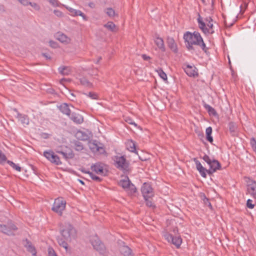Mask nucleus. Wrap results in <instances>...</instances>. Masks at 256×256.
Segmentation results:
<instances>
[{
	"mask_svg": "<svg viewBox=\"0 0 256 256\" xmlns=\"http://www.w3.org/2000/svg\"><path fill=\"white\" fill-rule=\"evenodd\" d=\"M184 39L186 42V46L188 50H194L193 45H196L200 46L204 52H207L208 48H206L199 32L194 31L192 33L186 32L184 35Z\"/></svg>",
	"mask_w": 256,
	"mask_h": 256,
	"instance_id": "1",
	"label": "nucleus"
},
{
	"mask_svg": "<svg viewBox=\"0 0 256 256\" xmlns=\"http://www.w3.org/2000/svg\"><path fill=\"white\" fill-rule=\"evenodd\" d=\"M60 233L62 237L68 242H71L76 236V231L74 228L69 222H65L60 226Z\"/></svg>",
	"mask_w": 256,
	"mask_h": 256,
	"instance_id": "2",
	"label": "nucleus"
},
{
	"mask_svg": "<svg viewBox=\"0 0 256 256\" xmlns=\"http://www.w3.org/2000/svg\"><path fill=\"white\" fill-rule=\"evenodd\" d=\"M114 166L124 174H127L131 172L130 167V162L126 160L125 156H115L112 158Z\"/></svg>",
	"mask_w": 256,
	"mask_h": 256,
	"instance_id": "3",
	"label": "nucleus"
},
{
	"mask_svg": "<svg viewBox=\"0 0 256 256\" xmlns=\"http://www.w3.org/2000/svg\"><path fill=\"white\" fill-rule=\"evenodd\" d=\"M197 20L199 28L205 35L212 34L215 32L214 30V26L213 22H209V24H206V22L202 20V18L200 14H198V17Z\"/></svg>",
	"mask_w": 256,
	"mask_h": 256,
	"instance_id": "4",
	"label": "nucleus"
},
{
	"mask_svg": "<svg viewBox=\"0 0 256 256\" xmlns=\"http://www.w3.org/2000/svg\"><path fill=\"white\" fill-rule=\"evenodd\" d=\"M56 152L61 154L66 160L72 159L74 157L72 148L68 145H60L56 149Z\"/></svg>",
	"mask_w": 256,
	"mask_h": 256,
	"instance_id": "5",
	"label": "nucleus"
},
{
	"mask_svg": "<svg viewBox=\"0 0 256 256\" xmlns=\"http://www.w3.org/2000/svg\"><path fill=\"white\" fill-rule=\"evenodd\" d=\"M118 184L128 192V194H134L137 191L136 187L132 183L128 176H125V179L120 180Z\"/></svg>",
	"mask_w": 256,
	"mask_h": 256,
	"instance_id": "6",
	"label": "nucleus"
},
{
	"mask_svg": "<svg viewBox=\"0 0 256 256\" xmlns=\"http://www.w3.org/2000/svg\"><path fill=\"white\" fill-rule=\"evenodd\" d=\"M90 242L94 248L102 255H104L106 252V248L100 239L96 236L90 237Z\"/></svg>",
	"mask_w": 256,
	"mask_h": 256,
	"instance_id": "7",
	"label": "nucleus"
},
{
	"mask_svg": "<svg viewBox=\"0 0 256 256\" xmlns=\"http://www.w3.org/2000/svg\"><path fill=\"white\" fill-rule=\"evenodd\" d=\"M43 156L51 163L56 166L62 164V162L60 157L55 154L52 150H46L43 153Z\"/></svg>",
	"mask_w": 256,
	"mask_h": 256,
	"instance_id": "8",
	"label": "nucleus"
},
{
	"mask_svg": "<svg viewBox=\"0 0 256 256\" xmlns=\"http://www.w3.org/2000/svg\"><path fill=\"white\" fill-rule=\"evenodd\" d=\"M66 204V200H62V198H58L55 200L52 210L56 212L60 216L62 214V211L65 209Z\"/></svg>",
	"mask_w": 256,
	"mask_h": 256,
	"instance_id": "9",
	"label": "nucleus"
},
{
	"mask_svg": "<svg viewBox=\"0 0 256 256\" xmlns=\"http://www.w3.org/2000/svg\"><path fill=\"white\" fill-rule=\"evenodd\" d=\"M0 231L8 236H14V232L18 230L17 226L12 222H8L7 224H0Z\"/></svg>",
	"mask_w": 256,
	"mask_h": 256,
	"instance_id": "10",
	"label": "nucleus"
},
{
	"mask_svg": "<svg viewBox=\"0 0 256 256\" xmlns=\"http://www.w3.org/2000/svg\"><path fill=\"white\" fill-rule=\"evenodd\" d=\"M106 165L101 162H98L91 166V169L97 174L106 176L108 170L104 168Z\"/></svg>",
	"mask_w": 256,
	"mask_h": 256,
	"instance_id": "11",
	"label": "nucleus"
},
{
	"mask_svg": "<svg viewBox=\"0 0 256 256\" xmlns=\"http://www.w3.org/2000/svg\"><path fill=\"white\" fill-rule=\"evenodd\" d=\"M141 192L144 198L152 197L154 195L153 189L148 183L144 182L142 184Z\"/></svg>",
	"mask_w": 256,
	"mask_h": 256,
	"instance_id": "12",
	"label": "nucleus"
},
{
	"mask_svg": "<svg viewBox=\"0 0 256 256\" xmlns=\"http://www.w3.org/2000/svg\"><path fill=\"white\" fill-rule=\"evenodd\" d=\"M247 190L248 192L256 199V181L250 180L248 182Z\"/></svg>",
	"mask_w": 256,
	"mask_h": 256,
	"instance_id": "13",
	"label": "nucleus"
},
{
	"mask_svg": "<svg viewBox=\"0 0 256 256\" xmlns=\"http://www.w3.org/2000/svg\"><path fill=\"white\" fill-rule=\"evenodd\" d=\"M91 151L96 155L106 154V152L104 146H100L99 145H90Z\"/></svg>",
	"mask_w": 256,
	"mask_h": 256,
	"instance_id": "14",
	"label": "nucleus"
},
{
	"mask_svg": "<svg viewBox=\"0 0 256 256\" xmlns=\"http://www.w3.org/2000/svg\"><path fill=\"white\" fill-rule=\"evenodd\" d=\"M90 133L88 134L84 132L78 130L75 134V136L78 140L86 141L90 140Z\"/></svg>",
	"mask_w": 256,
	"mask_h": 256,
	"instance_id": "15",
	"label": "nucleus"
},
{
	"mask_svg": "<svg viewBox=\"0 0 256 256\" xmlns=\"http://www.w3.org/2000/svg\"><path fill=\"white\" fill-rule=\"evenodd\" d=\"M68 117L74 122L76 124H81L84 122L83 116L79 114L72 112Z\"/></svg>",
	"mask_w": 256,
	"mask_h": 256,
	"instance_id": "16",
	"label": "nucleus"
},
{
	"mask_svg": "<svg viewBox=\"0 0 256 256\" xmlns=\"http://www.w3.org/2000/svg\"><path fill=\"white\" fill-rule=\"evenodd\" d=\"M167 44L168 48L174 53H177L178 50L177 44L173 38L168 37Z\"/></svg>",
	"mask_w": 256,
	"mask_h": 256,
	"instance_id": "17",
	"label": "nucleus"
},
{
	"mask_svg": "<svg viewBox=\"0 0 256 256\" xmlns=\"http://www.w3.org/2000/svg\"><path fill=\"white\" fill-rule=\"evenodd\" d=\"M184 69L186 74L190 76H194L198 74L196 71V68L190 66V64L186 65Z\"/></svg>",
	"mask_w": 256,
	"mask_h": 256,
	"instance_id": "18",
	"label": "nucleus"
},
{
	"mask_svg": "<svg viewBox=\"0 0 256 256\" xmlns=\"http://www.w3.org/2000/svg\"><path fill=\"white\" fill-rule=\"evenodd\" d=\"M24 241L26 244H24V247L27 249V250L32 254V256H36V252L34 246L32 244V242L26 238Z\"/></svg>",
	"mask_w": 256,
	"mask_h": 256,
	"instance_id": "19",
	"label": "nucleus"
},
{
	"mask_svg": "<svg viewBox=\"0 0 256 256\" xmlns=\"http://www.w3.org/2000/svg\"><path fill=\"white\" fill-rule=\"evenodd\" d=\"M58 108L64 114H66L68 116H70L71 114V110L70 108L69 105L66 103H63L61 104L59 106Z\"/></svg>",
	"mask_w": 256,
	"mask_h": 256,
	"instance_id": "20",
	"label": "nucleus"
},
{
	"mask_svg": "<svg viewBox=\"0 0 256 256\" xmlns=\"http://www.w3.org/2000/svg\"><path fill=\"white\" fill-rule=\"evenodd\" d=\"M56 38L58 40L62 43L68 44L70 41V38L61 32H58L56 33Z\"/></svg>",
	"mask_w": 256,
	"mask_h": 256,
	"instance_id": "21",
	"label": "nucleus"
},
{
	"mask_svg": "<svg viewBox=\"0 0 256 256\" xmlns=\"http://www.w3.org/2000/svg\"><path fill=\"white\" fill-rule=\"evenodd\" d=\"M120 251L124 256H132V250L127 246H122L120 248Z\"/></svg>",
	"mask_w": 256,
	"mask_h": 256,
	"instance_id": "22",
	"label": "nucleus"
},
{
	"mask_svg": "<svg viewBox=\"0 0 256 256\" xmlns=\"http://www.w3.org/2000/svg\"><path fill=\"white\" fill-rule=\"evenodd\" d=\"M210 164H208L209 167L212 170H213V172H216V170L221 169V164L218 160H212Z\"/></svg>",
	"mask_w": 256,
	"mask_h": 256,
	"instance_id": "23",
	"label": "nucleus"
},
{
	"mask_svg": "<svg viewBox=\"0 0 256 256\" xmlns=\"http://www.w3.org/2000/svg\"><path fill=\"white\" fill-rule=\"evenodd\" d=\"M67 9L72 13L73 16H81L84 20H87L86 15L80 10H76L71 8H67Z\"/></svg>",
	"mask_w": 256,
	"mask_h": 256,
	"instance_id": "24",
	"label": "nucleus"
},
{
	"mask_svg": "<svg viewBox=\"0 0 256 256\" xmlns=\"http://www.w3.org/2000/svg\"><path fill=\"white\" fill-rule=\"evenodd\" d=\"M154 42L156 44L162 52H165L166 48L164 46V42L162 38L157 37L155 40Z\"/></svg>",
	"mask_w": 256,
	"mask_h": 256,
	"instance_id": "25",
	"label": "nucleus"
},
{
	"mask_svg": "<svg viewBox=\"0 0 256 256\" xmlns=\"http://www.w3.org/2000/svg\"><path fill=\"white\" fill-rule=\"evenodd\" d=\"M204 108L207 110L210 115H212L214 116H218V114L214 108L210 106L209 104H204Z\"/></svg>",
	"mask_w": 256,
	"mask_h": 256,
	"instance_id": "26",
	"label": "nucleus"
},
{
	"mask_svg": "<svg viewBox=\"0 0 256 256\" xmlns=\"http://www.w3.org/2000/svg\"><path fill=\"white\" fill-rule=\"evenodd\" d=\"M18 118L22 124H29V119L27 116L18 114Z\"/></svg>",
	"mask_w": 256,
	"mask_h": 256,
	"instance_id": "27",
	"label": "nucleus"
},
{
	"mask_svg": "<svg viewBox=\"0 0 256 256\" xmlns=\"http://www.w3.org/2000/svg\"><path fill=\"white\" fill-rule=\"evenodd\" d=\"M59 72L62 75H68L70 72V70L68 66H60L58 68Z\"/></svg>",
	"mask_w": 256,
	"mask_h": 256,
	"instance_id": "28",
	"label": "nucleus"
},
{
	"mask_svg": "<svg viewBox=\"0 0 256 256\" xmlns=\"http://www.w3.org/2000/svg\"><path fill=\"white\" fill-rule=\"evenodd\" d=\"M57 240H58V244L60 246L64 248L66 250H68V241L64 240L63 238H60V237L58 238Z\"/></svg>",
	"mask_w": 256,
	"mask_h": 256,
	"instance_id": "29",
	"label": "nucleus"
},
{
	"mask_svg": "<svg viewBox=\"0 0 256 256\" xmlns=\"http://www.w3.org/2000/svg\"><path fill=\"white\" fill-rule=\"evenodd\" d=\"M172 243L175 245L176 248H179L182 242V239L180 236H174Z\"/></svg>",
	"mask_w": 256,
	"mask_h": 256,
	"instance_id": "30",
	"label": "nucleus"
},
{
	"mask_svg": "<svg viewBox=\"0 0 256 256\" xmlns=\"http://www.w3.org/2000/svg\"><path fill=\"white\" fill-rule=\"evenodd\" d=\"M228 126L230 133L232 134H234L237 128L236 124L232 122H230Z\"/></svg>",
	"mask_w": 256,
	"mask_h": 256,
	"instance_id": "31",
	"label": "nucleus"
},
{
	"mask_svg": "<svg viewBox=\"0 0 256 256\" xmlns=\"http://www.w3.org/2000/svg\"><path fill=\"white\" fill-rule=\"evenodd\" d=\"M104 27L106 28L108 30L114 32L116 28L115 24L112 22H108L104 25Z\"/></svg>",
	"mask_w": 256,
	"mask_h": 256,
	"instance_id": "32",
	"label": "nucleus"
},
{
	"mask_svg": "<svg viewBox=\"0 0 256 256\" xmlns=\"http://www.w3.org/2000/svg\"><path fill=\"white\" fill-rule=\"evenodd\" d=\"M80 84L84 86L90 87L92 86L91 83L86 78H82L80 79Z\"/></svg>",
	"mask_w": 256,
	"mask_h": 256,
	"instance_id": "33",
	"label": "nucleus"
},
{
	"mask_svg": "<svg viewBox=\"0 0 256 256\" xmlns=\"http://www.w3.org/2000/svg\"><path fill=\"white\" fill-rule=\"evenodd\" d=\"M193 161L195 162L196 169L198 171H200V170H203V169L204 168L202 166L200 162L198 160V159L196 158H194Z\"/></svg>",
	"mask_w": 256,
	"mask_h": 256,
	"instance_id": "34",
	"label": "nucleus"
},
{
	"mask_svg": "<svg viewBox=\"0 0 256 256\" xmlns=\"http://www.w3.org/2000/svg\"><path fill=\"white\" fill-rule=\"evenodd\" d=\"M7 158L4 154L0 150V164H4L6 161Z\"/></svg>",
	"mask_w": 256,
	"mask_h": 256,
	"instance_id": "35",
	"label": "nucleus"
},
{
	"mask_svg": "<svg viewBox=\"0 0 256 256\" xmlns=\"http://www.w3.org/2000/svg\"><path fill=\"white\" fill-rule=\"evenodd\" d=\"M157 72L159 76L164 80H167V76L166 74L163 71L162 68H159L157 70Z\"/></svg>",
	"mask_w": 256,
	"mask_h": 256,
	"instance_id": "36",
	"label": "nucleus"
},
{
	"mask_svg": "<svg viewBox=\"0 0 256 256\" xmlns=\"http://www.w3.org/2000/svg\"><path fill=\"white\" fill-rule=\"evenodd\" d=\"M106 12L110 17H113L115 15V12L112 8H107Z\"/></svg>",
	"mask_w": 256,
	"mask_h": 256,
	"instance_id": "37",
	"label": "nucleus"
},
{
	"mask_svg": "<svg viewBox=\"0 0 256 256\" xmlns=\"http://www.w3.org/2000/svg\"><path fill=\"white\" fill-rule=\"evenodd\" d=\"M89 175L92 178V180H95L97 182H100L102 180V178H100L98 176L94 175L92 172L91 173H89Z\"/></svg>",
	"mask_w": 256,
	"mask_h": 256,
	"instance_id": "38",
	"label": "nucleus"
},
{
	"mask_svg": "<svg viewBox=\"0 0 256 256\" xmlns=\"http://www.w3.org/2000/svg\"><path fill=\"white\" fill-rule=\"evenodd\" d=\"M152 197L144 198L146 202V205L148 207H154L152 201L150 200Z\"/></svg>",
	"mask_w": 256,
	"mask_h": 256,
	"instance_id": "39",
	"label": "nucleus"
},
{
	"mask_svg": "<svg viewBox=\"0 0 256 256\" xmlns=\"http://www.w3.org/2000/svg\"><path fill=\"white\" fill-rule=\"evenodd\" d=\"M87 96L90 98L92 100H97L98 99V95L92 92H89L88 94H85Z\"/></svg>",
	"mask_w": 256,
	"mask_h": 256,
	"instance_id": "40",
	"label": "nucleus"
},
{
	"mask_svg": "<svg viewBox=\"0 0 256 256\" xmlns=\"http://www.w3.org/2000/svg\"><path fill=\"white\" fill-rule=\"evenodd\" d=\"M164 237L169 242H172V240H174V236L172 234H166Z\"/></svg>",
	"mask_w": 256,
	"mask_h": 256,
	"instance_id": "41",
	"label": "nucleus"
},
{
	"mask_svg": "<svg viewBox=\"0 0 256 256\" xmlns=\"http://www.w3.org/2000/svg\"><path fill=\"white\" fill-rule=\"evenodd\" d=\"M28 5L31 6L36 10H40V6L38 4L35 2H30Z\"/></svg>",
	"mask_w": 256,
	"mask_h": 256,
	"instance_id": "42",
	"label": "nucleus"
},
{
	"mask_svg": "<svg viewBox=\"0 0 256 256\" xmlns=\"http://www.w3.org/2000/svg\"><path fill=\"white\" fill-rule=\"evenodd\" d=\"M48 256H57L56 252L52 248H48Z\"/></svg>",
	"mask_w": 256,
	"mask_h": 256,
	"instance_id": "43",
	"label": "nucleus"
},
{
	"mask_svg": "<svg viewBox=\"0 0 256 256\" xmlns=\"http://www.w3.org/2000/svg\"><path fill=\"white\" fill-rule=\"evenodd\" d=\"M246 206L249 208H253L254 206V204H252V200L248 199L246 202Z\"/></svg>",
	"mask_w": 256,
	"mask_h": 256,
	"instance_id": "44",
	"label": "nucleus"
},
{
	"mask_svg": "<svg viewBox=\"0 0 256 256\" xmlns=\"http://www.w3.org/2000/svg\"><path fill=\"white\" fill-rule=\"evenodd\" d=\"M50 3L54 6H59L60 2L58 0H48Z\"/></svg>",
	"mask_w": 256,
	"mask_h": 256,
	"instance_id": "45",
	"label": "nucleus"
},
{
	"mask_svg": "<svg viewBox=\"0 0 256 256\" xmlns=\"http://www.w3.org/2000/svg\"><path fill=\"white\" fill-rule=\"evenodd\" d=\"M202 159L208 164H210V162L212 160L210 158L209 156L206 155L204 154V156L202 157Z\"/></svg>",
	"mask_w": 256,
	"mask_h": 256,
	"instance_id": "46",
	"label": "nucleus"
},
{
	"mask_svg": "<svg viewBox=\"0 0 256 256\" xmlns=\"http://www.w3.org/2000/svg\"><path fill=\"white\" fill-rule=\"evenodd\" d=\"M126 121L129 124L134 125V126L137 127L138 125L137 124L134 122L130 118H126Z\"/></svg>",
	"mask_w": 256,
	"mask_h": 256,
	"instance_id": "47",
	"label": "nucleus"
},
{
	"mask_svg": "<svg viewBox=\"0 0 256 256\" xmlns=\"http://www.w3.org/2000/svg\"><path fill=\"white\" fill-rule=\"evenodd\" d=\"M201 198L202 199L205 205H207L208 203L210 202L209 199L206 197L204 194L202 195Z\"/></svg>",
	"mask_w": 256,
	"mask_h": 256,
	"instance_id": "48",
	"label": "nucleus"
},
{
	"mask_svg": "<svg viewBox=\"0 0 256 256\" xmlns=\"http://www.w3.org/2000/svg\"><path fill=\"white\" fill-rule=\"evenodd\" d=\"M206 137L208 136H212V128L210 126H209L208 128H206Z\"/></svg>",
	"mask_w": 256,
	"mask_h": 256,
	"instance_id": "49",
	"label": "nucleus"
},
{
	"mask_svg": "<svg viewBox=\"0 0 256 256\" xmlns=\"http://www.w3.org/2000/svg\"><path fill=\"white\" fill-rule=\"evenodd\" d=\"M136 145H132V146H130V148H127L128 150H129L131 152H134L135 153H138L136 150Z\"/></svg>",
	"mask_w": 256,
	"mask_h": 256,
	"instance_id": "50",
	"label": "nucleus"
},
{
	"mask_svg": "<svg viewBox=\"0 0 256 256\" xmlns=\"http://www.w3.org/2000/svg\"><path fill=\"white\" fill-rule=\"evenodd\" d=\"M200 173V175L203 177V178H206V168H204L203 169V170H200V171H198Z\"/></svg>",
	"mask_w": 256,
	"mask_h": 256,
	"instance_id": "51",
	"label": "nucleus"
},
{
	"mask_svg": "<svg viewBox=\"0 0 256 256\" xmlns=\"http://www.w3.org/2000/svg\"><path fill=\"white\" fill-rule=\"evenodd\" d=\"M24 6H27L28 5L30 2L28 0H18Z\"/></svg>",
	"mask_w": 256,
	"mask_h": 256,
	"instance_id": "52",
	"label": "nucleus"
},
{
	"mask_svg": "<svg viewBox=\"0 0 256 256\" xmlns=\"http://www.w3.org/2000/svg\"><path fill=\"white\" fill-rule=\"evenodd\" d=\"M204 22H205L206 24H209V22L210 23L213 22L214 20H213L212 18L211 17L208 16V17H206L204 19Z\"/></svg>",
	"mask_w": 256,
	"mask_h": 256,
	"instance_id": "53",
	"label": "nucleus"
},
{
	"mask_svg": "<svg viewBox=\"0 0 256 256\" xmlns=\"http://www.w3.org/2000/svg\"><path fill=\"white\" fill-rule=\"evenodd\" d=\"M54 13L58 17H61L62 16V12L59 10H54Z\"/></svg>",
	"mask_w": 256,
	"mask_h": 256,
	"instance_id": "54",
	"label": "nucleus"
},
{
	"mask_svg": "<svg viewBox=\"0 0 256 256\" xmlns=\"http://www.w3.org/2000/svg\"><path fill=\"white\" fill-rule=\"evenodd\" d=\"M50 45L51 47L53 48H56L58 47V44L56 42L52 40L50 41Z\"/></svg>",
	"mask_w": 256,
	"mask_h": 256,
	"instance_id": "55",
	"label": "nucleus"
},
{
	"mask_svg": "<svg viewBox=\"0 0 256 256\" xmlns=\"http://www.w3.org/2000/svg\"><path fill=\"white\" fill-rule=\"evenodd\" d=\"M74 148L77 151H80L84 149L83 145H74Z\"/></svg>",
	"mask_w": 256,
	"mask_h": 256,
	"instance_id": "56",
	"label": "nucleus"
},
{
	"mask_svg": "<svg viewBox=\"0 0 256 256\" xmlns=\"http://www.w3.org/2000/svg\"><path fill=\"white\" fill-rule=\"evenodd\" d=\"M12 168L18 172H20L22 170V168L20 166L16 165L14 163Z\"/></svg>",
	"mask_w": 256,
	"mask_h": 256,
	"instance_id": "57",
	"label": "nucleus"
},
{
	"mask_svg": "<svg viewBox=\"0 0 256 256\" xmlns=\"http://www.w3.org/2000/svg\"><path fill=\"white\" fill-rule=\"evenodd\" d=\"M42 56L46 58L47 60H50L51 56L50 54L48 53H42Z\"/></svg>",
	"mask_w": 256,
	"mask_h": 256,
	"instance_id": "58",
	"label": "nucleus"
},
{
	"mask_svg": "<svg viewBox=\"0 0 256 256\" xmlns=\"http://www.w3.org/2000/svg\"><path fill=\"white\" fill-rule=\"evenodd\" d=\"M142 57L144 60H148L150 59V58L146 54H142Z\"/></svg>",
	"mask_w": 256,
	"mask_h": 256,
	"instance_id": "59",
	"label": "nucleus"
},
{
	"mask_svg": "<svg viewBox=\"0 0 256 256\" xmlns=\"http://www.w3.org/2000/svg\"><path fill=\"white\" fill-rule=\"evenodd\" d=\"M50 136V134H46V133H42L41 134L42 138H45V139L48 138Z\"/></svg>",
	"mask_w": 256,
	"mask_h": 256,
	"instance_id": "60",
	"label": "nucleus"
},
{
	"mask_svg": "<svg viewBox=\"0 0 256 256\" xmlns=\"http://www.w3.org/2000/svg\"><path fill=\"white\" fill-rule=\"evenodd\" d=\"M207 140L210 143H212L213 142V138L212 136H208L206 137Z\"/></svg>",
	"mask_w": 256,
	"mask_h": 256,
	"instance_id": "61",
	"label": "nucleus"
},
{
	"mask_svg": "<svg viewBox=\"0 0 256 256\" xmlns=\"http://www.w3.org/2000/svg\"><path fill=\"white\" fill-rule=\"evenodd\" d=\"M206 172L209 175H212L214 172H213V170H212L210 168L209 170L206 169Z\"/></svg>",
	"mask_w": 256,
	"mask_h": 256,
	"instance_id": "62",
	"label": "nucleus"
},
{
	"mask_svg": "<svg viewBox=\"0 0 256 256\" xmlns=\"http://www.w3.org/2000/svg\"><path fill=\"white\" fill-rule=\"evenodd\" d=\"M6 162L7 164H8L12 167V166H13V165L14 164V162H13L12 161H10V160H8L7 159H6Z\"/></svg>",
	"mask_w": 256,
	"mask_h": 256,
	"instance_id": "63",
	"label": "nucleus"
},
{
	"mask_svg": "<svg viewBox=\"0 0 256 256\" xmlns=\"http://www.w3.org/2000/svg\"><path fill=\"white\" fill-rule=\"evenodd\" d=\"M250 144H256V140H255V139L254 138H251Z\"/></svg>",
	"mask_w": 256,
	"mask_h": 256,
	"instance_id": "64",
	"label": "nucleus"
}]
</instances>
